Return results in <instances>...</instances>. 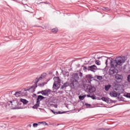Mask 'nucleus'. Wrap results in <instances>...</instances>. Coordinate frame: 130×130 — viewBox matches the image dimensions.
<instances>
[{"label":"nucleus","instance_id":"nucleus-1","mask_svg":"<svg viewBox=\"0 0 130 130\" xmlns=\"http://www.w3.org/2000/svg\"><path fill=\"white\" fill-rule=\"evenodd\" d=\"M125 62V57H117L115 59L111 61V67L115 69L117 66H122V64Z\"/></svg>","mask_w":130,"mask_h":130},{"label":"nucleus","instance_id":"nucleus-2","mask_svg":"<svg viewBox=\"0 0 130 130\" xmlns=\"http://www.w3.org/2000/svg\"><path fill=\"white\" fill-rule=\"evenodd\" d=\"M54 82L53 85V90H57L59 89L60 87V83H61V80L59 78V77H54Z\"/></svg>","mask_w":130,"mask_h":130},{"label":"nucleus","instance_id":"nucleus-3","mask_svg":"<svg viewBox=\"0 0 130 130\" xmlns=\"http://www.w3.org/2000/svg\"><path fill=\"white\" fill-rule=\"evenodd\" d=\"M8 104L11 109H16V108H18V106H19V103L17 101L9 102Z\"/></svg>","mask_w":130,"mask_h":130},{"label":"nucleus","instance_id":"nucleus-4","mask_svg":"<svg viewBox=\"0 0 130 130\" xmlns=\"http://www.w3.org/2000/svg\"><path fill=\"white\" fill-rule=\"evenodd\" d=\"M33 83H34L35 85L32 86L30 87L29 89H27L26 90V91H30V90H31V92H35V89L37 88V83H38V78H36L33 81Z\"/></svg>","mask_w":130,"mask_h":130},{"label":"nucleus","instance_id":"nucleus-5","mask_svg":"<svg viewBox=\"0 0 130 130\" xmlns=\"http://www.w3.org/2000/svg\"><path fill=\"white\" fill-rule=\"evenodd\" d=\"M109 74L110 76L114 77V76H116V74H117V70L114 68H111L109 71Z\"/></svg>","mask_w":130,"mask_h":130},{"label":"nucleus","instance_id":"nucleus-6","mask_svg":"<svg viewBox=\"0 0 130 130\" xmlns=\"http://www.w3.org/2000/svg\"><path fill=\"white\" fill-rule=\"evenodd\" d=\"M51 92V90L50 89H45L44 90H42L41 91H40L38 94H39V93H41L42 95L43 96H48V95H50V92Z\"/></svg>","mask_w":130,"mask_h":130},{"label":"nucleus","instance_id":"nucleus-7","mask_svg":"<svg viewBox=\"0 0 130 130\" xmlns=\"http://www.w3.org/2000/svg\"><path fill=\"white\" fill-rule=\"evenodd\" d=\"M86 91L88 92V93H94V92L96 91V88L94 86L88 85L87 87Z\"/></svg>","mask_w":130,"mask_h":130},{"label":"nucleus","instance_id":"nucleus-8","mask_svg":"<svg viewBox=\"0 0 130 130\" xmlns=\"http://www.w3.org/2000/svg\"><path fill=\"white\" fill-rule=\"evenodd\" d=\"M87 70L88 71H91V72H95V71L98 70L97 66H96L95 64L88 66Z\"/></svg>","mask_w":130,"mask_h":130},{"label":"nucleus","instance_id":"nucleus-9","mask_svg":"<svg viewBox=\"0 0 130 130\" xmlns=\"http://www.w3.org/2000/svg\"><path fill=\"white\" fill-rule=\"evenodd\" d=\"M110 95L111 97H118V98H119V95H120V93L118 95L117 92L113 90L110 92Z\"/></svg>","mask_w":130,"mask_h":130},{"label":"nucleus","instance_id":"nucleus-10","mask_svg":"<svg viewBox=\"0 0 130 130\" xmlns=\"http://www.w3.org/2000/svg\"><path fill=\"white\" fill-rule=\"evenodd\" d=\"M79 82L77 80H73L72 82L71 83V86H72L73 88H76L78 86Z\"/></svg>","mask_w":130,"mask_h":130},{"label":"nucleus","instance_id":"nucleus-11","mask_svg":"<svg viewBox=\"0 0 130 130\" xmlns=\"http://www.w3.org/2000/svg\"><path fill=\"white\" fill-rule=\"evenodd\" d=\"M115 79L117 81V82H121L122 76L120 75H116Z\"/></svg>","mask_w":130,"mask_h":130},{"label":"nucleus","instance_id":"nucleus-12","mask_svg":"<svg viewBox=\"0 0 130 130\" xmlns=\"http://www.w3.org/2000/svg\"><path fill=\"white\" fill-rule=\"evenodd\" d=\"M45 98L42 95H38L37 99V103H40L41 100H43Z\"/></svg>","mask_w":130,"mask_h":130},{"label":"nucleus","instance_id":"nucleus-13","mask_svg":"<svg viewBox=\"0 0 130 130\" xmlns=\"http://www.w3.org/2000/svg\"><path fill=\"white\" fill-rule=\"evenodd\" d=\"M87 97L88 98H91L93 100H96V96L93 93H90L87 95Z\"/></svg>","mask_w":130,"mask_h":130},{"label":"nucleus","instance_id":"nucleus-14","mask_svg":"<svg viewBox=\"0 0 130 130\" xmlns=\"http://www.w3.org/2000/svg\"><path fill=\"white\" fill-rule=\"evenodd\" d=\"M86 79L88 81V83H91V82H92V80H94V77H92L91 75H88L87 76Z\"/></svg>","mask_w":130,"mask_h":130},{"label":"nucleus","instance_id":"nucleus-15","mask_svg":"<svg viewBox=\"0 0 130 130\" xmlns=\"http://www.w3.org/2000/svg\"><path fill=\"white\" fill-rule=\"evenodd\" d=\"M69 86H70V82H66V83H64L63 84V85L61 86L60 89H64V88H67V87H69Z\"/></svg>","mask_w":130,"mask_h":130},{"label":"nucleus","instance_id":"nucleus-16","mask_svg":"<svg viewBox=\"0 0 130 130\" xmlns=\"http://www.w3.org/2000/svg\"><path fill=\"white\" fill-rule=\"evenodd\" d=\"M73 80H76L77 81H79V75L78 73H74L73 75Z\"/></svg>","mask_w":130,"mask_h":130},{"label":"nucleus","instance_id":"nucleus-17","mask_svg":"<svg viewBox=\"0 0 130 130\" xmlns=\"http://www.w3.org/2000/svg\"><path fill=\"white\" fill-rule=\"evenodd\" d=\"M14 95L16 96V97H20V96L22 95V91H16Z\"/></svg>","mask_w":130,"mask_h":130},{"label":"nucleus","instance_id":"nucleus-18","mask_svg":"<svg viewBox=\"0 0 130 130\" xmlns=\"http://www.w3.org/2000/svg\"><path fill=\"white\" fill-rule=\"evenodd\" d=\"M110 88H111V85L109 84L107 85H105V91H108L109 90V89H110Z\"/></svg>","mask_w":130,"mask_h":130},{"label":"nucleus","instance_id":"nucleus-19","mask_svg":"<svg viewBox=\"0 0 130 130\" xmlns=\"http://www.w3.org/2000/svg\"><path fill=\"white\" fill-rule=\"evenodd\" d=\"M101 100H102L103 101H104L105 102H106L107 103H109V99L105 97L102 98Z\"/></svg>","mask_w":130,"mask_h":130},{"label":"nucleus","instance_id":"nucleus-20","mask_svg":"<svg viewBox=\"0 0 130 130\" xmlns=\"http://www.w3.org/2000/svg\"><path fill=\"white\" fill-rule=\"evenodd\" d=\"M40 104V103H37V104H35V105L32 107V108H34V109H37V108H38V107H39Z\"/></svg>","mask_w":130,"mask_h":130},{"label":"nucleus","instance_id":"nucleus-21","mask_svg":"<svg viewBox=\"0 0 130 130\" xmlns=\"http://www.w3.org/2000/svg\"><path fill=\"white\" fill-rule=\"evenodd\" d=\"M20 101L21 102H22L23 104H27V103L28 102V101L23 99H21Z\"/></svg>","mask_w":130,"mask_h":130},{"label":"nucleus","instance_id":"nucleus-22","mask_svg":"<svg viewBox=\"0 0 130 130\" xmlns=\"http://www.w3.org/2000/svg\"><path fill=\"white\" fill-rule=\"evenodd\" d=\"M52 32L53 33H57V32H58V29L57 28H53L52 29Z\"/></svg>","mask_w":130,"mask_h":130},{"label":"nucleus","instance_id":"nucleus-23","mask_svg":"<svg viewBox=\"0 0 130 130\" xmlns=\"http://www.w3.org/2000/svg\"><path fill=\"white\" fill-rule=\"evenodd\" d=\"M95 64H97V66H100L101 64V61H100V60H96Z\"/></svg>","mask_w":130,"mask_h":130},{"label":"nucleus","instance_id":"nucleus-24","mask_svg":"<svg viewBox=\"0 0 130 130\" xmlns=\"http://www.w3.org/2000/svg\"><path fill=\"white\" fill-rule=\"evenodd\" d=\"M85 97H86V95H80L79 96V99H80V100H84V99H85Z\"/></svg>","mask_w":130,"mask_h":130},{"label":"nucleus","instance_id":"nucleus-25","mask_svg":"<svg viewBox=\"0 0 130 130\" xmlns=\"http://www.w3.org/2000/svg\"><path fill=\"white\" fill-rule=\"evenodd\" d=\"M43 79H44V78H45V77H46V73H43L41 75V76Z\"/></svg>","mask_w":130,"mask_h":130},{"label":"nucleus","instance_id":"nucleus-26","mask_svg":"<svg viewBox=\"0 0 130 130\" xmlns=\"http://www.w3.org/2000/svg\"><path fill=\"white\" fill-rule=\"evenodd\" d=\"M97 79L98 80H99L100 81H102L103 78L102 77V76H98L97 77Z\"/></svg>","mask_w":130,"mask_h":130},{"label":"nucleus","instance_id":"nucleus-27","mask_svg":"<svg viewBox=\"0 0 130 130\" xmlns=\"http://www.w3.org/2000/svg\"><path fill=\"white\" fill-rule=\"evenodd\" d=\"M102 10L103 11H109V9L106 7H103Z\"/></svg>","mask_w":130,"mask_h":130},{"label":"nucleus","instance_id":"nucleus-28","mask_svg":"<svg viewBox=\"0 0 130 130\" xmlns=\"http://www.w3.org/2000/svg\"><path fill=\"white\" fill-rule=\"evenodd\" d=\"M33 126H34V127H37V126H38V123H34L33 124Z\"/></svg>","mask_w":130,"mask_h":130},{"label":"nucleus","instance_id":"nucleus-29","mask_svg":"<svg viewBox=\"0 0 130 130\" xmlns=\"http://www.w3.org/2000/svg\"><path fill=\"white\" fill-rule=\"evenodd\" d=\"M37 79H38V81L39 82V81H41V80H42L43 78L41 76L40 77H38Z\"/></svg>","mask_w":130,"mask_h":130},{"label":"nucleus","instance_id":"nucleus-30","mask_svg":"<svg viewBox=\"0 0 130 130\" xmlns=\"http://www.w3.org/2000/svg\"><path fill=\"white\" fill-rule=\"evenodd\" d=\"M57 113V114H61L62 113H66V112H61L60 111H58V112H56Z\"/></svg>","mask_w":130,"mask_h":130},{"label":"nucleus","instance_id":"nucleus-31","mask_svg":"<svg viewBox=\"0 0 130 130\" xmlns=\"http://www.w3.org/2000/svg\"><path fill=\"white\" fill-rule=\"evenodd\" d=\"M39 123H43V124H44V125H48L47 123L45 122H39Z\"/></svg>","mask_w":130,"mask_h":130},{"label":"nucleus","instance_id":"nucleus-32","mask_svg":"<svg viewBox=\"0 0 130 130\" xmlns=\"http://www.w3.org/2000/svg\"><path fill=\"white\" fill-rule=\"evenodd\" d=\"M85 106H86V107H91V104H85Z\"/></svg>","mask_w":130,"mask_h":130},{"label":"nucleus","instance_id":"nucleus-33","mask_svg":"<svg viewBox=\"0 0 130 130\" xmlns=\"http://www.w3.org/2000/svg\"><path fill=\"white\" fill-rule=\"evenodd\" d=\"M51 112H52V113L54 114L55 115L57 114V113L56 112H54V111H53V110H51Z\"/></svg>","mask_w":130,"mask_h":130},{"label":"nucleus","instance_id":"nucleus-34","mask_svg":"<svg viewBox=\"0 0 130 130\" xmlns=\"http://www.w3.org/2000/svg\"><path fill=\"white\" fill-rule=\"evenodd\" d=\"M108 63V59H107L105 62V64L106 65V67H107Z\"/></svg>","mask_w":130,"mask_h":130},{"label":"nucleus","instance_id":"nucleus-35","mask_svg":"<svg viewBox=\"0 0 130 130\" xmlns=\"http://www.w3.org/2000/svg\"><path fill=\"white\" fill-rule=\"evenodd\" d=\"M125 96L127 98H130V93L127 94Z\"/></svg>","mask_w":130,"mask_h":130},{"label":"nucleus","instance_id":"nucleus-36","mask_svg":"<svg viewBox=\"0 0 130 130\" xmlns=\"http://www.w3.org/2000/svg\"><path fill=\"white\" fill-rule=\"evenodd\" d=\"M127 81L128 82H130V75H128Z\"/></svg>","mask_w":130,"mask_h":130},{"label":"nucleus","instance_id":"nucleus-37","mask_svg":"<svg viewBox=\"0 0 130 130\" xmlns=\"http://www.w3.org/2000/svg\"><path fill=\"white\" fill-rule=\"evenodd\" d=\"M39 86H40V87H43L44 86V83H41L39 85Z\"/></svg>","mask_w":130,"mask_h":130},{"label":"nucleus","instance_id":"nucleus-38","mask_svg":"<svg viewBox=\"0 0 130 130\" xmlns=\"http://www.w3.org/2000/svg\"><path fill=\"white\" fill-rule=\"evenodd\" d=\"M82 76H83V73H82V72H80L79 73V76L81 77V78H82Z\"/></svg>","mask_w":130,"mask_h":130},{"label":"nucleus","instance_id":"nucleus-39","mask_svg":"<svg viewBox=\"0 0 130 130\" xmlns=\"http://www.w3.org/2000/svg\"><path fill=\"white\" fill-rule=\"evenodd\" d=\"M83 70H88V69H87V67H83Z\"/></svg>","mask_w":130,"mask_h":130},{"label":"nucleus","instance_id":"nucleus-40","mask_svg":"<svg viewBox=\"0 0 130 130\" xmlns=\"http://www.w3.org/2000/svg\"><path fill=\"white\" fill-rule=\"evenodd\" d=\"M124 70H126V65L124 67Z\"/></svg>","mask_w":130,"mask_h":130},{"label":"nucleus","instance_id":"nucleus-41","mask_svg":"<svg viewBox=\"0 0 130 130\" xmlns=\"http://www.w3.org/2000/svg\"><path fill=\"white\" fill-rule=\"evenodd\" d=\"M99 130H105L104 128H99Z\"/></svg>","mask_w":130,"mask_h":130},{"label":"nucleus","instance_id":"nucleus-42","mask_svg":"<svg viewBox=\"0 0 130 130\" xmlns=\"http://www.w3.org/2000/svg\"><path fill=\"white\" fill-rule=\"evenodd\" d=\"M40 4H46V2H42V3H40Z\"/></svg>","mask_w":130,"mask_h":130},{"label":"nucleus","instance_id":"nucleus-43","mask_svg":"<svg viewBox=\"0 0 130 130\" xmlns=\"http://www.w3.org/2000/svg\"><path fill=\"white\" fill-rule=\"evenodd\" d=\"M28 126H29V127H31V124H29L28 125Z\"/></svg>","mask_w":130,"mask_h":130},{"label":"nucleus","instance_id":"nucleus-44","mask_svg":"<svg viewBox=\"0 0 130 130\" xmlns=\"http://www.w3.org/2000/svg\"><path fill=\"white\" fill-rule=\"evenodd\" d=\"M24 6H26V7H28V5L27 4H23Z\"/></svg>","mask_w":130,"mask_h":130},{"label":"nucleus","instance_id":"nucleus-45","mask_svg":"<svg viewBox=\"0 0 130 130\" xmlns=\"http://www.w3.org/2000/svg\"><path fill=\"white\" fill-rule=\"evenodd\" d=\"M24 12H29V11H28V10H24Z\"/></svg>","mask_w":130,"mask_h":130},{"label":"nucleus","instance_id":"nucleus-46","mask_svg":"<svg viewBox=\"0 0 130 130\" xmlns=\"http://www.w3.org/2000/svg\"><path fill=\"white\" fill-rule=\"evenodd\" d=\"M57 125H59V124H58Z\"/></svg>","mask_w":130,"mask_h":130}]
</instances>
